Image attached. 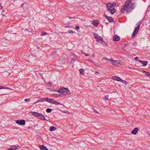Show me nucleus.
Segmentation results:
<instances>
[{
  "mask_svg": "<svg viewBox=\"0 0 150 150\" xmlns=\"http://www.w3.org/2000/svg\"><path fill=\"white\" fill-rule=\"evenodd\" d=\"M135 3H132L131 0H127L125 1L121 9L122 13H124L126 12L127 14L131 12L134 8Z\"/></svg>",
  "mask_w": 150,
  "mask_h": 150,
  "instance_id": "nucleus-1",
  "label": "nucleus"
},
{
  "mask_svg": "<svg viewBox=\"0 0 150 150\" xmlns=\"http://www.w3.org/2000/svg\"><path fill=\"white\" fill-rule=\"evenodd\" d=\"M57 92L63 95H70V93L68 88L64 87L60 88Z\"/></svg>",
  "mask_w": 150,
  "mask_h": 150,
  "instance_id": "nucleus-2",
  "label": "nucleus"
},
{
  "mask_svg": "<svg viewBox=\"0 0 150 150\" xmlns=\"http://www.w3.org/2000/svg\"><path fill=\"white\" fill-rule=\"evenodd\" d=\"M107 7L108 11L112 14H113L115 12L116 10L115 8L113 7L110 3H108L107 4Z\"/></svg>",
  "mask_w": 150,
  "mask_h": 150,
  "instance_id": "nucleus-3",
  "label": "nucleus"
},
{
  "mask_svg": "<svg viewBox=\"0 0 150 150\" xmlns=\"http://www.w3.org/2000/svg\"><path fill=\"white\" fill-rule=\"evenodd\" d=\"M32 113L34 116L37 117L38 118L48 121L47 120L45 119V116L41 114L35 112H32Z\"/></svg>",
  "mask_w": 150,
  "mask_h": 150,
  "instance_id": "nucleus-4",
  "label": "nucleus"
},
{
  "mask_svg": "<svg viewBox=\"0 0 150 150\" xmlns=\"http://www.w3.org/2000/svg\"><path fill=\"white\" fill-rule=\"evenodd\" d=\"M106 59L108 60V61H110L111 64L115 66H117L119 65H123L122 63L121 62V61L119 60H114L112 59H108L107 58L105 59Z\"/></svg>",
  "mask_w": 150,
  "mask_h": 150,
  "instance_id": "nucleus-5",
  "label": "nucleus"
},
{
  "mask_svg": "<svg viewBox=\"0 0 150 150\" xmlns=\"http://www.w3.org/2000/svg\"><path fill=\"white\" fill-rule=\"evenodd\" d=\"M44 99H45L47 102L52 104H54L56 105H60V103H58L56 102L55 100L52 99L46 98H44Z\"/></svg>",
  "mask_w": 150,
  "mask_h": 150,
  "instance_id": "nucleus-6",
  "label": "nucleus"
},
{
  "mask_svg": "<svg viewBox=\"0 0 150 150\" xmlns=\"http://www.w3.org/2000/svg\"><path fill=\"white\" fill-rule=\"evenodd\" d=\"M93 36L94 38L96 39L97 42L103 41V38L99 36L97 34L94 33L93 35Z\"/></svg>",
  "mask_w": 150,
  "mask_h": 150,
  "instance_id": "nucleus-7",
  "label": "nucleus"
},
{
  "mask_svg": "<svg viewBox=\"0 0 150 150\" xmlns=\"http://www.w3.org/2000/svg\"><path fill=\"white\" fill-rule=\"evenodd\" d=\"M16 122L20 125H25V121L23 120H17L16 121Z\"/></svg>",
  "mask_w": 150,
  "mask_h": 150,
  "instance_id": "nucleus-8",
  "label": "nucleus"
},
{
  "mask_svg": "<svg viewBox=\"0 0 150 150\" xmlns=\"http://www.w3.org/2000/svg\"><path fill=\"white\" fill-rule=\"evenodd\" d=\"M104 16L110 22H112L114 21L113 18L111 17H108L105 14H104Z\"/></svg>",
  "mask_w": 150,
  "mask_h": 150,
  "instance_id": "nucleus-9",
  "label": "nucleus"
},
{
  "mask_svg": "<svg viewBox=\"0 0 150 150\" xmlns=\"http://www.w3.org/2000/svg\"><path fill=\"white\" fill-rule=\"evenodd\" d=\"M139 30V29H138L136 28H135L132 35V38H134L136 36L137 33L138 31Z\"/></svg>",
  "mask_w": 150,
  "mask_h": 150,
  "instance_id": "nucleus-10",
  "label": "nucleus"
},
{
  "mask_svg": "<svg viewBox=\"0 0 150 150\" xmlns=\"http://www.w3.org/2000/svg\"><path fill=\"white\" fill-rule=\"evenodd\" d=\"M138 128L137 127L134 128L132 131L131 134H136L138 131Z\"/></svg>",
  "mask_w": 150,
  "mask_h": 150,
  "instance_id": "nucleus-11",
  "label": "nucleus"
},
{
  "mask_svg": "<svg viewBox=\"0 0 150 150\" xmlns=\"http://www.w3.org/2000/svg\"><path fill=\"white\" fill-rule=\"evenodd\" d=\"M120 37L118 35H115L113 38V40L114 41H118L120 40Z\"/></svg>",
  "mask_w": 150,
  "mask_h": 150,
  "instance_id": "nucleus-12",
  "label": "nucleus"
},
{
  "mask_svg": "<svg viewBox=\"0 0 150 150\" xmlns=\"http://www.w3.org/2000/svg\"><path fill=\"white\" fill-rule=\"evenodd\" d=\"M138 61L142 64L143 66H146L148 64V62L146 61H142L139 60H138Z\"/></svg>",
  "mask_w": 150,
  "mask_h": 150,
  "instance_id": "nucleus-13",
  "label": "nucleus"
},
{
  "mask_svg": "<svg viewBox=\"0 0 150 150\" xmlns=\"http://www.w3.org/2000/svg\"><path fill=\"white\" fill-rule=\"evenodd\" d=\"M112 79L115 81H120V80H121V78L117 76H113L112 77Z\"/></svg>",
  "mask_w": 150,
  "mask_h": 150,
  "instance_id": "nucleus-14",
  "label": "nucleus"
},
{
  "mask_svg": "<svg viewBox=\"0 0 150 150\" xmlns=\"http://www.w3.org/2000/svg\"><path fill=\"white\" fill-rule=\"evenodd\" d=\"M39 147L41 150H48L47 147L43 145H41Z\"/></svg>",
  "mask_w": 150,
  "mask_h": 150,
  "instance_id": "nucleus-15",
  "label": "nucleus"
},
{
  "mask_svg": "<svg viewBox=\"0 0 150 150\" xmlns=\"http://www.w3.org/2000/svg\"><path fill=\"white\" fill-rule=\"evenodd\" d=\"M24 31L25 32V34L26 35H30V34H29L28 33V32H30V30H28V29H25L24 30Z\"/></svg>",
  "mask_w": 150,
  "mask_h": 150,
  "instance_id": "nucleus-16",
  "label": "nucleus"
},
{
  "mask_svg": "<svg viewBox=\"0 0 150 150\" xmlns=\"http://www.w3.org/2000/svg\"><path fill=\"white\" fill-rule=\"evenodd\" d=\"M142 71L143 72H145V74H146L148 77H149L150 78V73H149L148 72H147V71H145L144 70Z\"/></svg>",
  "mask_w": 150,
  "mask_h": 150,
  "instance_id": "nucleus-17",
  "label": "nucleus"
},
{
  "mask_svg": "<svg viewBox=\"0 0 150 150\" xmlns=\"http://www.w3.org/2000/svg\"><path fill=\"white\" fill-rule=\"evenodd\" d=\"M142 22V21H139L137 22V26L136 27V28L139 29L140 25H141Z\"/></svg>",
  "mask_w": 150,
  "mask_h": 150,
  "instance_id": "nucleus-18",
  "label": "nucleus"
},
{
  "mask_svg": "<svg viewBox=\"0 0 150 150\" xmlns=\"http://www.w3.org/2000/svg\"><path fill=\"white\" fill-rule=\"evenodd\" d=\"M93 25L96 26L98 25V23L97 20H94L93 22Z\"/></svg>",
  "mask_w": 150,
  "mask_h": 150,
  "instance_id": "nucleus-19",
  "label": "nucleus"
},
{
  "mask_svg": "<svg viewBox=\"0 0 150 150\" xmlns=\"http://www.w3.org/2000/svg\"><path fill=\"white\" fill-rule=\"evenodd\" d=\"M56 129V128L54 126L50 127V131H53Z\"/></svg>",
  "mask_w": 150,
  "mask_h": 150,
  "instance_id": "nucleus-20",
  "label": "nucleus"
},
{
  "mask_svg": "<svg viewBox=\"0 0 150 150\" xmlns=\"http://www.w3.org/2000/svg\"><path fill=\"white\" fill-rule=\"evenodd\" d=\"M80 74L82 75H84V70L83 69H80L79 70Z\"/></svg>",
  "mask_w": 150,
  "mask_h": 150,
  "instance_id": "nucleus-21",
  "label": "nucleus"
},
{
  "mask_svg": "<svg viewBox=\"0 0 150 150\" xmlns=\"http://www.w3.org/2000/svg\"><path fill=\"white\" fill-rule=\"evenodd\" d=\"M44 101H45V99H44V98H43V99L42 100H38V101H36V102H34V104H35L38 102H43Z\"/></svg>",
  "mask_w": 150,
  "mask_h": 150,
  "instance_id": "nucleus-22",
  "label": "nucleus"
},
{
  "mask_svg": "<svg viewBox=\"0 0 150 150\" xmlns=\"http://www.w3.org/2000/svg\"><path fill=\"white\" fill-rule=\"evenodd\" d=\"M52 111V109L50 108H47L46 110V111L47 113H50Z\"/></svg>",
  "mask_w": 150,
  "mask_h": 150,
  "instance_id": "nucleus-23",
  "label": "nucleus"
},
{
  "mask_svg": "<svg viewBox=\"0 0 150 150\" xmlns=\"http://www.w3.org/2000/svg\"><path fill=\"white\" fill-rule=\"evenodd\" d=\"M18 148L17 147H15L14 148H10L8 149V150H16L18 149Z\"/></svg>",
  "mask_w": 150,
  "mask_h": 150,
  "instance_id": "nucleus-24",
  "label": "nucleus"
},
{
  "mask_svg": "<svg viewBox=\"0 0 150 150\" xmlns=\"http://www.w3.org/2000/svg\"><path fill=\"white\" fill-rule=\"evenodd\" d=\"M120 82H122V83H123L125 84V85H126L127 84V82L125 80H123L121 79V80H120Z\"/></svg>",
  "mask_w": 150,
  "mask_h": 150,
  "instance_id": "nucleus-25",
  "label": "nucleus"
},
{
  "mask_svg": "<svg viewBox=\"0 0 150 150\" xmlns=\"http://www.w3.org/2000/svg\"><path fill=\"white\" fill-rule=\"evenodd\" d=\"M47 35V33L45 32H44L41 33V35L44 36Z\"/></svg>",
  "mask_w": 150,
  "mask_h": 150,
  "instance_id": "nucleus-26",
  "label": "nucleus"
},
{
  "mask_svg": "<svg viewBox=\"0 0 150 150\" xmlns=\"http://www.w3.org/2000/svg\"><path fill=\"white\" fill-rule=\"evenodd\" d=\"M74 33V31L72 30H69L68 31V33Z\"/></svg>",
  "mask_w": 150,
  "mask_h": 150,
  "instance_id": "nucleus-27",
  "label": "nucleus"
},
{
  "mask_svg": "<svg viewBox=\"0 0 150 150\" xmlns=\"http://www.w3.org/2000/svg\"><path fill=\"white\" fill-rule=\"evenodd\" d=\"M111 4H112V5L113 6V7L115 8V6L116 5V4L115 3H110Z\"/></svg>",
  "mask_w": 150,
  "mask_h": 150,
  "instance_id": "nucleus-28",
  "label": "nucleus"
},
{
  "mask_svg": "<svg viewBox=\"0 0 150 150\" xmlns=\"http://www.w3.org/2000/svg\"><path fill=\"white\" fill-rule=\"evenodd\" d=\"M75 28L76 30H77L79 29V27L78 25H76V26Z\"/></svg>",
  "mask_w": 150,
  "mask_h": 150,
  "instance_id": "nucleus-29",
  "label": "nucleus"
},
{
  "mask_svg": "<svg viewBox=\"0 0 150 150\" xmlns=\"http://www.w3.org/2000/svg\"><path fill=\"white\" fill-rule=\"evenodd\" d=\"M53 95L56 96L57 97H59L60 96V95L58 94H53Z\"/></svg>",
  "mask_w": 150,
  "mask_h": 150,
  "instance_id": "nucleus-30",
  "label": "nucleus"
},
{
  "mask_svg": "<svg viewBox=\"0 0 150 150\" xmlns=\"http://www.w3.org/2000/svg\"><path fill=\"white\" fill-rule=\"evenodd\" d=\"M94 65H95L96 66L98 67H99V66L98 65V64L97 63H95V62H93V63Z\"/></svg>",
  "mask_w": 150,
  "mask_h": 150,
  "instance_id": "nucleus-31",
  "label": "nucleus"
},
{
  "mask_svg": "<svg viewBox=\"0 0 150 150\" xmlns=\"http://www.w3.org/2000/svg\"><path fill=\"white\" fill-rule=\"evenodd\" d=\"M4 16V15L2 14H1L0 15V18H2Z\"/></svg>",
  "mask_w": 150,
  "mask_h": 150,
  "instance_id": "nucleus-32",
  "label": "nucleus"
},
{
  "mask_svg": "<svg viewBox=\"0 0 150 150\" xmlns=\"http://www.w3.org/2000/svg\"><path fill=\"white\" fill-rule=\"evenodd\" d=\"M108 96V95H107V96H105V97L104 99L105 100H107L108 99V97H107Z\"/></svg>",
  "mask_w": 150,
  "mask_h": 150,
  "instance_id": "nucleus-33",
  "label": "nucleus"
},
{
  "mask_svg": "<svg viewBox=\"0 0 150 150\" xmlns=\"http://www.w3.org/2000/svg\"><path fill=\"white\" fill-rule=\"evenodd\" d=\"M94 112L96 113H97V114H100V113L97 111H96V110H95V109H94Z\"/></svg>",
  "mask_w": 150,
  "mask_h": 150,
  "instance_id": "nucleus-34",
  "label": "nucleus"
},
{
  "mask_svg": "<svg viewBox=\"0 0 150 150\" xmlns=\"http://www.w3.org/2000/svg\"><path fill=\"white\" fill-rule=\"evenodd\" d=\"M87 61H89L90 62H92L93 63V62H94L91 59H88L87 60Z\"/></svg>",
  "mask_w": 150,
  "mask_h": 150,
  "instance_id": "nucleus-35",
  "label": "nucleus"
},
{
  "mask_svg": "<svg viewBox=\"0 0 150 150\" xmlns=\"http://www.w3.org/2000/svg\"><path fill=\"white\" fill-rule=\"evenodd\" d=\"M30 100V99H28V98H26V99H25V102H28V101Z\"/></svg>",
  "mask_w": 150,
  "mask_h": 150,
  "instance_id": "nucleus-36",
  "label": "nucleus"
},
{
  "mask_svg": "<svg viewBox=\"0 0 150 150\" xmlns=\"http://www.w3.org/2000/svg\"><path fill=\"white\" fill-rule=\"evenodd\" d=\"M4 87L3 86H0V89H4Z\"/></svg>",
  "mask_w": 150,
  "mask_h": 150,
  "instance_id": "nucleus-37",
  "label": "nucleus"
},
{
  "mask_svg": "<svg viewBox=\"0 0 150 150\" xmlns=\"http://www.w3.org/2000/svg\"><path fill=\"white\" fill-rule=\"evenodd\" d=\"M83 54L86 56H89V54H87L86 53H83Z\"/></svg>",
  "mask_w": 150,
  "mask_h": 150,
  "instance_id": "nucleus-38",
  "label": "nucleus"
},
{
  "mask_svg": "<svg viewBox=\"0 0 150 150\" xmlns=\"http://www.w3.org/2000/svg\"><path fill=\"white\" fill-rule=\"evenodd\" d=\"M138 57H136L134 59L136 61H138Z\"/></svg>",
  "mask_w": 150,
  "mask_h": 150,
  "instance_id": "nucleus-39",
  "label": "nucleus"
},
{
  "mask_svg": "<svg viewBox=\"0 0 150 150\" xmlns=\"http://www.w3.org/2000/svg\"><path fill=\"white\" fill-rule=\"evenodd\" d=\"M65 28H69V27H70L68 25H67L65 26Z\"/></svg>",
  "mask_w": 150,
  "mask_h": 150,
  "instance_id": "nucleus-40",
  "label": "nucleus"
},
{
  "mask_svg": "<svg viewBox=\"0 0 150 150\" xmlns=\"http://www.w3.org/2000/svg\"><path fill=\"white\" fill-rule=\"evenodd\" d=\"M0 8L1 9H2L3 8V6H1V3H0Z\"/></svg>",
  "mask_w": 150,
  "mask_h": 150,
  "instance_id": "nucleus-41",
  "label": "nucleus"
},
{
  "mask_svg": "<svg viewBox=\"0 0 150 150\" xmlns=\"http://www.w3.org/2000/svg\"><path fill=\"white\" fill-rule=\"evenodd\" d=\"M39 74L42 76V77L43 78V76H42V75L41 74V73H39Z\"/></svg>",
  "mask_w": 150,
  "mask_h": 150,
  "instance_id": "nucleus-42",
  "label": "nucleus"
},
{
  "mask_svg": "<svg viewBox=\"0 0 150 150\" xmlns=\"http://www.w3.org/2000/svg\"><path fill=\"white\" fill-rule=\"evenodd\" d=\"M48 83L49 85H52V83L51 82H49Z\"/></svg>",
  "mask_w": 150,
  "mask_h": 150,
  "instance_id": "nucleus-43",
  "label": "nucleus"
},
{
  "mask_svg": "<svg viewBox=\"0 0 150 150\" xmlns=\"http://www.w3.org/2000/svg\"><path fill=\"white\" fill-rule=\"evenodd\" d=\"M91 56H92V57H95V55L94 54H93Z\"/></svg>",
  "mask_w": 150,
  "mask_h": 150,
  "instance_id": "nucleus-44",
  "label": "nucleus"
},
{
  "mask_svg": "<svg viewBox=\"0 0 150 150\" xmlns=\"http://www.w3.org/2000/svg\"><path fill=\"white\" fill-rule=\"evenodd\" d=\"M69 19H72V18H75V17H69Z\"/></svg>",
  "mask_w": 150,
  "mask_h": 150,
  "instance_id": "nucleus-45",
  "label": "nucleus"
},
{
  "mask_svg": "<svg viewBox=\"0 0 150 150\" xmlns=\"http://www.w3.org/2000/svg\"><path fill=\"white\" fill-rule=\"evenodd\" d=\"M4 89H9V88H8V87H6V88L4 87Z\"/></svg>",
  "mask_w": 150,
  "mask_h": 150,
  "instance_id": "nucleus-46",
  "label": "nucleus"
},
{
  "mask_svg": "<svg viewBox=\"0 0 150 150\" xmlns=\"http://www.w3.org/2000/svg\"><path fill=\"white\" fill-rule=\"evenodd\" d=\"M30 32H31L32 34H33V30L30 31Z\"/></svg>",
  "mask_w": 150,
  "mask_h": 150,
  "instance_id": "nucleus-47",
  "label": "nucleus"
},
{
  "mask_svg": "<svg viewBox=\"0 0 150 150\" xmlns=\"http://www.w3.org/2000/svg\"><path fill=\"white\" fill-rule=\"evenodd\" d=\"M24 4V3H23V4H21V7H22V6Z\"/></svg>",
  "mask_w": 150,
  "mask_h": 150,
  "instance_id": "nucleus-48",
  "label": "nucleus"
},
{
  "mask_svg": "<svg viewBox=\"0 0 150 150\" xmlns=\"http://www.w3.org/2000/svg\"><path fill=\"white\" fill-rule=\"evenodd\" d=\"M137 44V42H134V43H133V45H135V44Z\"/></svg>",
  "mask_w": 150,
  "mask_h": 150,
  "instance_id": "nucleus-49",
  "label": "nucleus"
},
{
  "mask_svg": "<svg viewBox=\"0 0 150 150\" xmlns=\"http://www.w3.org/2000/svg\"><path fill=\"white\" fill-rule=\"evenodd\" d=\"M95 73H97V74H99V72L98 71H96Z\"/></svg>",
  "mask_w": 150,
  "mask_h": 150,
  "instance_id": "nucleus-50",
  "label": "nucleus"
},
{
  "mask_svg": "<svg viewBox=\"0 0 150 150\" xmlns=\"http://www.w3.org/2000/svg\"><path fill=\"white\" fill-rule=\"evenodd\" d=\"M127 45V44H124V45H125V46H126V45Z\"/></svg>",
  "mask_w": 150,
  "mask_h": 150,
  "instance_id": "nucleus-51",
  "label": "nucleus"
},
{
  "mask_svg": "<svg viewBox=\"0 0 150 150\" xmlns=\"http://www.w3.org/2000/svg\"><path fill=\"white\" fill-rule=\"evenodd\" d=\"M108 24V23H106V24Z\"/></svg>",
  "mask_w": 150,
  "mask_h": 150,
  "instance_id": "nucleus-52",
  "label": "nucleus"
},
{
  "mask_svg": "<svg viewBox=\"0 0 150 150\" xmlns=\"http://www.w3.org/2000/svg\"><path fill=\"white\" fill-rule=\"evenodd\" d=\"M4 95V94H2V95Z\"/></svg>",
  "mask_w": 150,
  "mask_h": 150,
  "instance_id": "nucleus-53",
  "label": "nucleus"
},
{
  "mask_svg": "<svg viewBox=\"0 0 150 150\" xmlns=\"http://www.w3.org/2000/svg\"><path fill=\"white\" fill-rule=\"evenodd\" d=\"M1 58V57H0V58Z\"/></svg>",
  "mask_w": 150,
  "mask_h": 150,
  "instance_id": "nucleus-54",
  "label": "nucleus"
}]
</instances>
